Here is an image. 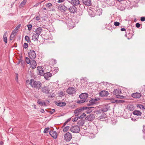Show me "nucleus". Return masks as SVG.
Instances as JSON below:
<instances>
[{"label":"nucleus","mask_w":145,"mask_h":145,"mask_svg":"<svg viewBox=\"0 0 145 145\" xmlns=\"http://www.w3.org/2000/svg\"><path fill=\"white\" fill-rule=\"evenodd\" d=\"M58 8L62 12H65L68 10V8L63 5H59L58 7Z\"/></svg>","instance_id":"14"},{"label":"nucleus","mask_w":145,"mask_h":145,"mask_svg":"<svg viewBox=\"0 0 145 145\" xmlns=\"http://www.w3.org/2000/svg\"><path fill=\"white\" fill-rule=\"evenodd\" d=\"M16 31L17 30L15 29L14 30L12 31L11 34H13V35H15V34L17 33V32Z\"/></svg>","instance_id":"54"},{"label":"nucleus","mask_w":145,"mask_h":145,"mask_svg":"<svg viewBox=\"0 0 145 145\" xmlns=\"http://www.w3.org/2000/svg\"><path fill=\"white\" fill-rule=\"evenodd\" d=\"M134 31L133 29H128L126 32L125 36L127 37L128 39H131L134 35Z\"/></svg>","instance_id":"5"},{"label":"nucleus","mask_w":145,"mask_h":145,"mask_svg":"<svg viewBox=\"0 0 145 145\" xmlns=\"http://www.w3.org/2000/svg\"><path fill=\"white\" fill-rule=\"evenodd\" d=\"M78 118H79V116H75V117L74 118L72 121L73 122H75L78 120Z\"/></svg>","instance_id":"37"},{"label":"nucleus","mask_w":145,"mask_h":145,"mask_svg":"<svg viewBox=\"0 0 145 145\" xmlns=\"http://www.w3.org/2000/svg\"><path fill=\"white\" fill-rule=\"evenodd\" d=\"M86 116V114L83 113L80 116H79L80 119H83L85 116Z\"/></svg>","instance_id":"38"},{"label":"nucleus","mask_w":145,"mask_h":145,"mask_svg":"<svg viewBox=\"0 0 145 145\" xmlns=\"http://www.w3.org/2000/svg\"><path fill=\"white\" fill-rule=\"evenodd\" d=\"M30 84L32 88L38 90L40 89L42 87V84L40 81L35 80L33 79H31Z\"/></svg>","instance_id":"1"},{"label":"nucleus","mask_w":145,"mask_h":145,"mask_svg":"<svg viewBox=\"0 0 145 145\" xmlns=\"http://www.w3.org/2000/svg\"><path fill=\"white\" fill-rule=\"evenodd\" d=\"M113 93L114 95H116V97L117 95L121 93V92L120 89H116L113 91Z\"/></svg>","instance_id":"21"},{"label":"nucleus","mask_w":145,"mask_h":145,"mask_svg":"<svg viewBox=\"0 0 145 145\" xmlns=\"http://www.w3.org/2000/svg\"><path fill=\"white\" fill-rule=\"evenodd\" d=\"M99 100L100 98L98 97L95 98L94 99L91 98L89 101V103H87V105L89 106L96 105L97 103V102Z\"/></svg>","instance_id":"4"},{"label":"nucleus","mask_w":145,"mask_h":145,"mask_svg":"<svg viewBox=\"0 0 145 145\" xmlns=\"http://www.w3.org/2000/svg\"><path fill=\"white\" fill-rule=\"evenodd\" d=\"M43 1H42L41 2L38 3H37L35 5V7H37L41 3L43 2Z\"/></svg>","instance_id":"60"},{"label":"nucleus","mask_w":145,"mask_h":145,"mask_svg":"<svg viewBox=\"0 0 145 145\" xmlns=\"http://www.w3.org/2000/svg\"><path fill=\"white\" fill-rule=\"evenodd\" d=\"M28 47V44L27 43H25L24 44V48L25 49L27 48Z\"/></svg>","instance_id":"48"},{"label":"nucleus","mask_w":145,"mask_h":145,"mask_svg":"<svg viewBox=\"0 0 145 145\" xmlns=\"http://www.w3.org/2000/svg\"><path fill=\"white\" fill-rule=\"evenodd\" d=\"M30 67L32 69L36 68L37 66V64L35 61L34 59H31V62L29 63Z\"/></svg>","instance_id":"16"},{"label":"nucleus","mask_w":145,"mask_h":145,"mask_svg":"<svg viewBox=\"0 0 145 145\" xmlns=\"http://www.w3.org/2000/svg\"><path fill=\"white\" fill-rule=\"evenodd\" d=\"M108 94V91L105 90H103L99 93V95L102 97H106Z\"/></svg>","instance_id":"18"},{"label":"nucleus","mask_w":145,"mask_h":145,"mask_svg":"<svg viewBox=\"0 0 145 145\" xmlns=\"http://www.w3.org/2000/svg\"><path fill=\"white\" fill-rule=\"evenodd\" d=\"M84 123V121L83 120H79L77 123L80 126H83Z\"/></svg>","instance_id":"31"},{"label":"nucleus","mask_w":145,"mask_h":145,"mask_svg":"<svg viewBox=\"0 0 145 145\" xmlns=\"http://www.w3.org/2000/svg\"><path fill=\"white\" fill-rule=\"evenodd\" d=\"M49 133L50 135L54 138L56 139L57 138V134L56 131H50L49 132Z\"/></svg>","instance_id":"23"},{"label":"nucleus","mask_w":145,"mask_h":145,"mask_svg":"<svg viewBox=\"0 0 145 145\" xmlns=\"http://www.w3.org/2000/svg\"><path fill=\"white\" fill-rule=\"evenodd\" d=\"M54 71L56 72L58 71V69L57 67H54Z\"/></svg>","instance_id":"61"},{"label":"nucleus","mask_w":145,"mask_h":145,"mask_svg":"<svg viewBox=\"0 0 145 145\" xmlns=\"http://www.w3.org/2000/svg\"><path fill=\"white\" fill-rule=\"evenodd\" d=\"M22 58H20L19 60L18 61V62L17 64L19 65L20 63H21V62L22 61Z\"/></svg>","instance_id":"64"},{"label":"nucleus","mask_w":145,"mask_h":145,"mask_svg":"<svg viewBox=\"0 0 145 145\" xmlns=\"http://www.w3.org/2000/svg\"><path fill=\"white\" fill-rule=\"evenodd\" d=\"M83 12L82 11H80V12H79V13H78L77 15L79 16H80L82 15Z\"/></svg>","instance_id":"59"},{"label":"nucleus","mask_w":145,"mask_h":145,"mask_svg":"<svg viewBox=\"0 0 145 145\" xmlns=\"http://www.w3.org/2000/svg\"><path fill=\"white\" fill-rule=\"evenodd\" d=\"M102 115H101V116H99L98 117V119L99 120H100L101 119L105 118L106 117V115L105 113H102Z\"/></svg>","instance_id":"32"},{"label":"nucleus","mask_w":145,"mask_h":145,"mask_svg":"<svg viewBox=\"0 0 145 145\" xmlns=\"http://www.w3.org/2000/svg\"><path fill=\"white\" fill-rule=\"evenodd\" d=\"M79 97L80 100H78L77 103H83L88 101L87 99L88 97V94L87 93H82L79 95Z\"/></svg>","instance_id":"2"},{"label":"nucleus","mask_w":145,"mask_h":145,"mask_svg":"<svg viewBox=\"0 0 145 145\" xmlns=\"http://www.w3.org/2000/svg\"><path fill=\"white\" fill-rule=\"evenodd\" d=\"M84 107V110H86V112L87 114L90 113L93 110L97 109L98 108V106L97 107Z\"/></svg>","instance_id":"7"},{"label":"nucleus","mask_w":145,"mask_h":145,"mask_svg":"<svg viewBox=\"0 0 145 145\" xmlns=\"http://www.w3.org/2000/svg\"><path fill=\"white\" fill-rule=\"evenodd\" d=\"M42 30V28L41 27H39L36 29L35 32L36 33V34L39 35Z\"/></svg>","instance_id":"26"},{"label":"nucleus","mask_w":145,"mask_h":145,"mask_svg":"<svg viewBox=\"0 0 145 145\" xmlns=\"http://www.w3.org/2000/svg\"><path fill=\"white\" fill-rule=\"evenodd\" d=\"M37 68V73L38 74L42 76L44 74V70L43 68L41 67H38Z\"/></svg>","instance_id":"13"},{"label":"nucleus","mask_w":145,"mask_h":145,"mask_svg":"<svg viewBox=\"0 0 145 145\" xmlns=\"http://www.w3.org/2000/svg\"><path fill=\"white\" fill-rule=\"evenodd\" d=\"M84 110V107H80L76 109L74 112V113L75 114V116H78Z\"/></svg>","instance_id":"9"},{"label":"nucleus","mask_w":145,"mask_h":145,"mask_svg":"<svg viewBox=\"0 0 145 145\" xmlns=\"http://www.w3.org/2000/svg\"><path fill=\"white\" fill-rule=\"evenodd\" d=\"M44 78L46 80H49L48 78L51 77L52 76V74L50 72H47L44 73L43 75Z\"/></svg>","instance_id":"20"},{"label":"nucleus","mask_w":145,"mask_h":145,"mask_svg":"<svg viewBox=\"0 0 145 145\" xmlns=\"http://www.w3.org/2000/svg\"><path fill=\"white\" fill-rule=\"evenodd\" d=\"M131 96L135 98H139L141 97V94L140 93L136 92L132 93Z\"/></svg>","instance_id":"19"},{"label":"nucleus","mask_w":145,"mask_h":145,"mask_svg":"<svg viewBox=\"0 0 145 145\" xmlns=\"http://www.w3.org/2000/svg\"><path fill=\"white\" fill-rule=\"evenodd\" d=\"M106 29L110 30V31H112V28L111 26L110 27V25H108Z\"/></svg>","instance_id":"46"},{"label":"nucleus","mask_w":145,"mask_h":145,"mask_svg":"<svg viewBox=\"0 0 145 145\" xmlns=\"http://www.w3.org/2000/svg\"><path fill=\"white\" fill-rule=\"evenodd\" d=\"M25 61L27 64H29L31 62V60H30L29 58L28 57H25Z\"/></svg>","instance_id":"36"},{"label":"nucleus","mask_w":145,"mask_h":145,"mask_svg":"<svg viewBox=\"0 0 145 145\" xmlns=\"http://www.w3.org/2000/svg\"><path fill=\"white\" fill-rule=\"evenodd\" d=\"M41 88V91L44 93L46 94H49V91L48 88L46 86H44Z\"/></svg>","instance_id":"15"},{"label":"nucleus","mask_w":145,"mask_h":145,"mask_svg":"<svg viewBox=\"0 0 145 145\" xmlns=\"http://www.w3.org/2000/svg\"><path fill=\"white\" fill-rule=\"evenodd\" d=\"M25 39L27 41V42H30L31 41L29 37L27 36H26L25 37Z\"/></svg>","instance_id":"33"},{"label":"nucleus","mask_w":145,"mask_h":145,"mask_svg":"<svg viewBox=\"0 0 145 145\" xmlns=\"http://www.w3.org/2000/svg\"><path fill=\"white\" fill-rule=\"evenodd\" d=\"M55 103L57 106L60 107L65 106L66 105V103L65 102H58L56 101H55Z\"/></svg>","instance_id":"22"},{"label":"nucleus","mask_w":145,"mask_h":145,"mask_svg":"<svg viewBox=\"0 0 145 145\" xmlns=\"http://www.w3.org/2000/svg\"><path fill=\"white\" fill-rule=\"evenodd\" d=\"M72 138L71 133L67 132L64 135V140L66 141L69 142L70 141Z\"/></svg>","instance_id":"10"},{"label":"nucleus","mask_w":145,"mask_h":145,"mask_svg":"<svg viewBox=\"0 0 145 145\" xmlns=\"http://www.w3.org/2000/svg\"><path fill=\"white\" fill-rule=\"evenodd\" d=\"M101 109L103 113H104V112H106L108 110L106 106H105L103 109Z\"/></svg>","instance_id":"34"},{"label":"nucleus","mask_w":145,"mask_h":145,"mask_svg":"<svg viewBox=\"0 0 145 145\" xmlns=\"http://www.w3.org/2000/svg\"><path fill=\"white\" fill-rule=\"evenodd\" d=\"M116 97L118 98L123 99L125 97L123 95H117Z\"/></svg>","instance_id":"42"},{"label":"nucleus","mask_w":145,"mask_h":145,"mask_svg":"<svg viewBox=\"0 0 145 145\" xmlns=\"http://www.w3.org/2000/svg\"><path fill=\"white\" fill-rule=\"evenodd\" d=\"M98 108H97V109H95L93 111V112L95 114H100L101 113H103L101 109L98 110Z\"/></svg>","instance_id":"27"},{"label":"nucleus","mask_w":145,"mask_h":145,"mask_svg":"<svg viewBox=\"0 0 145 145\" xmlns=\"http://www.w3.org/2000/svg\"><path fill=\"white\" fill-rule=\"evenodd\" d=\"M137 106L138 108H139L140 109H142V108H144V106L140 104H138Z\"/></svg>","instance_id":"41"},{"label":"nucleus","mask_w":145,"mask_h":145,"mask_svg":"<svg viewBox=\"0 0 145 145\" xmlns=\"http://www.w3.org/2000/svg\"><path fill=\"white\" fill-rule=\"evenodd\" d=\"M15 35H13V34H11L10 37V40H12L14 37Z\"/></svg>","instance_id":"43"},{"label":"nucleus","mask_w":145,"mask_h":145,"mask_svg":"<svg viewBox=\"0 0 145 145\" xmlns=\"http://www.w3.org/2000/svg\"><path fill=\"white\" fill-rule=\"evenodd\" d=\"M71 13H74L76 12L77 9L76 7L74 5H72L69 8H68V10Z\"/></svg>","instance_id":"12"},{"label":"nucleus","mask_w":145,"mask_h":145,"mask_svg":"<svg viewBox=\"0 0 145 145\" xmlns=\"http://www.w3.org/2000/svg\"><path fill=\"white\" fill-rule=\"evenodd\" d=\"M37 103L38 104L40 105L41 106H46V103L44 101L42 102L41 101L38 100L37 101Z\"/></svg>","instance_id":"29"},{"label":"nucleus","mask_w":145,"mask_h":145,"mask_svg":"<svg viewBox=\"0 0 145 145\" xmlns=\"http://www.w3.org/2000/svg\"><path fill=\"white\" fill-rule=\"evenodd\" d=\"M114 101H112V103H119V100H116Z\"/></svg>","instance_id":"62"},{"label":"nucleus","mask_w":145,"mask_h":145,"mask_svg":"<svg viewBox=\"0 0 145 145\" xmlns=\"http://www.w3.org/2000/svg\"><path fill=\"white\" fill-rule=\"evenodd\" d=\"M76 89L73 87H69L67 90V93L69 94H73L75 93Z\"/></svg>","instance_id":"11"},{"label":"nucleus","mask_w":145,"mask_h":145,"mask_svg":"<svg viewBox=\"0 0 145 145\" xmlns=\"http://www.w3.org/2000/svg\"><path fill=\"white\" fill-rule=\"evenodd\" d=\"M3 40L4 42H5V44L7 43V37H3Z\"/></svg>","instance_id":"52"},{"label":"nucleus","mask_w":145,"mask_h":145,"mask_svg":"<svg viewBox=\"0 0 145 145\" xmlns=\"http://www.w3.org/2000/svg\"><path fill=\"white\" fill-rule=\"evenodd\" d=\"M139 118H131V120L133 121H137Z\"/></svg>","instance_id":"55"},{"label":"nucleus","mask_w":145,"mask_h":145,"mask_svg":"<svg viewBox=\"0 0 145 145\" xmlns=\"http://www.w3.org/2000/svg\"><path fill=\"white\" fill-rule=\"evenodd\" d=\"M140 24L138 23H137L136 24V26L137 28H139L140 27Z\"/></svg>","instance_id":"58"},{"label":"nucleus","mask_w":145,"mask_h":145,"mask_svg":"<svg viewBox=\"0 0 145 145\" xmlns=\"http://www.w3.org/2000/svg\"><path fill=\"white\" fill-rule=\"evenodd\" d=\"M128 109L130 111L133 110V107L132 105H131L128 107Z\"/></svg>","instance_id":"50"},{"label":"nucleus","mask_w":145,"mask_h":145,"mask_svg":"<svg viewBox=\"0 0 145 145\" xmlns=\"http://www.w3.org/2000/svg\"><path fill=\"white\" fill-rule=\"evenodd\" d=\"M39 35L36 34H33L32 36V40L35 41H37L39 37Z\"/></svg>","instance_id":"25"},{"label":"nucleus","mask_w":145,"mask_h":145,"mask_svg":"<svg viewBox=\"0 0 145 145\" xmlns=\"http://www.w3.org/2000/svg\"><path fill=\"white\" fill-rule=\"evenodd\" d=\"M50 128L48 127L46 128L44 131L43 132L45 133H46L48 132V130Z\"/></svg>","instance_id":"40"},{"label":"nucleus","mask_w":145,"mask_h":145,"mask_svg":"<svg viewBox=\"0 0 145 145\" xmlns=\"http://www.w3.org/2000/svg\"><path fill=\"white\" fill-rule=\"evenodd\" d=\"M140 20L142 22H144L145 21V17H141L140 18Z\"/></svg>","instance_id":"56"},{"label":"nucleus","mask_w":145,"mask_h":145,"mask_svg":"<svg viewBox=\"0 0 145 145\" xmlns=\"http://www.w3.org/2000/svg\"><path fill=\"white\" fill-rule=\"evenodd\" d=\"M133 114L134 115L137 116H140L142 114L141 112L139 110H135L133 112Z\"/></svg>","instance_id":"28"},{"label":"nucleus","mask_w":145,"mask_h":145,"mask_svg":"<svg viewBox=\"0 0 145 145\" xmlns=\"http://www.w3.org/2000/svg\"><path fill=\"white\" fill-rule=\"evenodd\" d=\"M55 110L54 109H52L50 111H49L48 112L50 113V114H52L55 112Z\"/></svg>","instance_id":"45"},{"label":"nucleus","mask_w":145,"mask_h":145,"mask_svg":"<svg viewBox=\"0 0 145 145\" xmlns=\"http://www.w3.org/2000/svg\"><path fill=\"white\" fill-rule=\"evenodd\" d=\"M69 126H67L65 127L63 129V131L64 132H67L68 130L69 129Z\"/></svg>","instance_id":"35"},{"label":"nucleus","mask_w":145,"mask_h":145,"mask_svg":"<svg viewBox=\"0 0 145 145\" xmlns=\"http://www.w3.org/2000/svg\"><path fill=\"white\" fill-rule=\"evenodd\" d=\"M55 95L54 93H52L51 95H50L48 96V97L49 98H52V97H55Z\"/></svg>","instance_id":"51"},{"label":"nucleus","mask_w":145,"mask_h":145,"mask_svg":"<svg viewBox=\"0 0 145 145\" xmlns=\"http://www.w3.org/2000/svg\"><path fill=\"white\" fill-rule=\"evenodd\" d=\"M63 93L62 91H61L59 93V96L60 97H61L63 95Z\"/></svg>","instance_id":"57"},{"label":"nucleus","mask_w":145,"mask_h":145,"mask_svg":"<svg viewBox=\"0 0 145 145\" xmlns=\"http://www.w3.org/2000/svg\"><path fill=\"white\" fill-rule=\"evenodd\" d=\"M70 130L73 133H78L80 131V127L77 125H72L70 128Z\"/></svg>","instance_id":"3"},{"label":"nucleus","mask_w":145,"mask_h":145,"mask_svg":"<svg viewBox=\"0 0 145 145\" xmlns=\"http://www.w3.org/2000/svg\"><path fill=\"white\" fill-rule=\"evenodd\" d=\"M41 17H40V16H36V20H37V21H39V20H40L41 18Z\"/></svg>","instance_id":"47"},{"label":"nucleus","mask_w":145,"mask_h":145,"mask_svg":"<svg viewBox=\"0 0 145 145\" xmlns=\"http://www.w3.org/2000/svg\"><path fill=\"white\" fill-rule=\"evenodd\" d=\"M29 57L31 59H34L36 56L35 51L33 50H30L28 53Z\"/></svg>","instance_id":"8"},{"label":"nucleus","mask_w":145,"mask_h":145,"mask_svg":"<svg viewBox=\"0 0 145 145\" xmlns=\"http://www.w3.org/2000/svg\"><path fill=\"white\" fill-rule=\"evenodd\" d=\"M47 7L50 8L52 6V4L51 3H48L46 5Z\"/></svg>","instance_id":"53"},{"label":"nucleus","mask_w":145,"mask_h":145,"mask_svg":"<svg viewBox=\"0 0 145 145\" xmlns=\"http://www.w3.org/2000/svg\"><path fill=\"white\" fill-rule=\"evenodd\" d=\"M71 4L74 6H77L80 5V1L79 0H71Z\"/></svg>","instance_id":"24"},{"label":"nucleus","mask_w":145,"mask_h":145,"mask_svg":"<svg viewBox=\"0 0 145 145\" xmlns=\"http://www.w3.org/2000/svg\"><path fill=\"white\" fill-rule=\"evenodd\" d=\"M26 2L27 0H23V1L19 5V7L21 8L24 7L25 5Z\"/></svg>","instance_id":"30"},{"label":"nucleus","mask_w":145,"mask_h":145,"mask_svg":"<svg viewBox=\"0 0 145 145\" xmlns=\"http://www.w3.org/2000/svg\"><path fill=\"white\" fill-rule=\"evenodd\" d=\"M83 4L86 6H89L91 5V0H82Z\"/></svg>","instance_id":"17"},{"label":"nucleus","mask_w":145,"mask_h":145,"mask_svg":"<svg viewBox=\"0 0 145 145\" xmlns=\"http://www.w3.org/2000/svg\"><path fill=\"white\" fill-rule=\"evenodd\" d=\"M125 101L123 100H119V103H122L125 102Z\"/></svg>","instance_id":"63"},{"label":"nucleus","mask_w":145,"mask_h":145,"mask_svg":"<svg viewBox=\"0 0 145 145\" xmlns=\"http://www.w3.org/2000/svg\"><path fill=\"white\" fill-rule=\"evenodd\" d=\"M21 26V25L20 24H19L16 27L15 29H16V30L19 29L20 28Z\"/></svg>","instance_id":"49"},{"label":"nucleus","mask_w":145,"mask_h":145,"mask_svg":"<svg viewBox=\"0 0 145 145\" xmlns=\"http://www.w3.org/2000/svg\"><path fill=\"white\" fill-rule=\"evenodd\" d=\"M28 27V29L29 31H30L32 29V25L31 24H29L27 25Z\"/></svg>","instance_id":"39"},{"label":"nucleus","mask_w":145,"mask_h":145,"mask_svg":"<svg viewBox=\"0 0 145 145\" xmlns=\"http://www.w3.org/2000/svg\"><path fill=\"white\" fill-rule=\"evenodd\" d=\"M84 107V110H86V112L87 114L90 113L93 110L97 109L98 108V106L97 107Z\"/></svg>","instance_id":"6"},{"label":"nucleus","mask_w":145,"mask_h":145,"mask_svg":"<svg viewBox=\"0 0 145 145\" xmlns=\"http://www.w3.org/2000/svg\"><path fill=\"white\" fill-rule=\"evenodd\" d=\"M120 24V23L119 22H114V25L116 26H119Z\"/></svg>","instance_id":"44"}]
</instances>
